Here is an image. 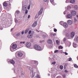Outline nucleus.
<instances>
[{
	"label": "nucleus",
	"mask_w": 78,
	"mask_h": 78,
	"mask_svg": "<svg viewBox=\"0 0 78 78\" xmlns=\"http://www.w3.org/2000/svg\"><path fill=\"white\" fill-rule=\"evenodd\" d=\"M34 49L37 50H38V51H41L42 50L41 47H40L39 45H37V44L34 45Z\"/></svg>",
	"instance_id": "f257e3e1"
},
{
	"label": "nucleus",
	"mask_w": 78,
	"mask_h": 78,
	"mask_svg": "<svg viewBox=\"0 0 78 78\" xmlns=\"http://www.w3.org/2000/svg\"><path fill=\"white\" fill-rule=\"evenodd\" d=\"M17 48V45L16 44L12 45V46L10 47V50L11 51H14V50Z\"/></svg>",
	"instance_id": "f03ea898"
},
{
	"label": "nucleus",
	"mask_w": 78,
	"mask_h": 78,
	"mask_svg": "<svg viewBox=\"0 0 78 78\" xmlns=\"http://www.w3.org/2000/svg\"><path fill=\"white\" fill-rule=\"evenodd\" d=\"M31 44L30 42H28L26 44V46L27 47H31Z\"/></svg>",
	"instance_id": "7ed1b4c3"
},
{
	"label": "nucleus",
	"mask_w": 78,
	"mask_h": 78,
	"mask_svg": "<svg viewBox=\"0 0 78 78\" xmlns=\"http://www.w3.org/2000/svg\"><path fill=\"white\" fill-rule=\"evenodd\" d=\"M71 14L73 16H75L76 14V12L75 11H73L71 12Z\"/></svg>",
	"instance_id": "20e7f679"
},
{
	"label": "nucleus",
	"mask_w": 78,
	"mask_h": 78,
	"mask_svg": "<svg viewBox=\"0 0 78 78\" xmlns=\"http://www.w3.org/2000/svg\"><path fill=\"white\" fill-rule=\"evenodd\" d=\"M27 7L26 5H24V6H23L22 8V10L23 11H25L27 9Z\"/></svg>",
	"instance_id": "39448f33"
},
{
	"label": "nucleus",
	"mask_w": 78,
	"mask_h": 78,
	"mask_svg": "<svg viewBox=\"0 0 78 78\" xmlns=\"http://www.w3.org/2000/svg\"><path fill=\"white\" fill-rule=\"evenodd\" d=\"M37 25V21H35L32 25V27L34 28Z\"/></svg>",
	"instance_id": "423d86ee"
},
{
	"label": "nucleus",
	"mask_w": 78,
	"mask_h": 78,
	"mask_svg": "<svg viewBox=\"0 0 78 78\" xmlns=\"http://www.w3.org/2000/svg\"><path fill=\"white\" fill-rule=\"evenodd\" d=\"M43 11V8H42L38 12V16L39 15H41V14H42V12Z\"/></svg>",
	"instance_id": "0eeeda50"
},
{
	"label": "nucleus",
	"mask_w": 78,
	"mask_h": 78,
	"mask_svg": "<svg viewBox=\"0 0 78 78\" xmlns=\"http://www.w3.org/2000/svg\"><path fill=\"white\" fill-rule=\"evenodd\" d=\"M63 26L64 28H67L68 27V25L67 23H63Z\"/></svg>",
	"instance_id": "6e6552de"
},
{
	"label": "nucleus",
	"mask_w": 78,
	"mask_h": 78,
	"mask_svg": "<svg viewBox=\"0 0 78 78\" xmlns=\"http://www.w3.org/2000/svg\"><path fill=\"white\" fill-rule=\"evenodd\" d=\"M73 23V22H72V21L71 20H68V23L69 25H72Z\"/></svg>",
	"instance_id": "1a4fd4ad"
},
{
	"label": "nucleus",
	"mask_w": 78,
	"mask_h": 78,
	"mask_svg": "<svg viewBox=\"0 0 78 78\" xmlns=\"http://www.w3.org/2000/svg\"><path fill=\"white\" fill-rule=\"evenodd\" d=\"M74 36H75V33L73 32H72L71 34V37H74Z\"/></svg>",
	"instance_id": "9d476101"
},
{
	"label": "nucleus",
	"mask_w": 78,
	"mask_h": 78,
	"mask_svg": "<svg viewBox=\"0 0 78 78\" xmlns=\"http://www.w3.org/2000/svg\"><path fill=\"white\" fill-rule=\"evenodd\" d=\"M67 17L68 19H72V15L69 14L68 15Z\"/></svg>",
	"instance_id": "9b49d317"
},
{
	"label": "nucleus",
	"mask_w": 78,
	"mask_h": 78,
	"mask_svg": "<svg viewBox=\"0 0 78 78\" xmlns=\"http://www.w3.org/2000/svg\"><path fill=\"white\" fill-rule=\"evenodd\" d=\"M10 62L12 64L14 65L15 64V61H14L13 60H12L10 61Z\"/></svg>",
	"instance_id": "f8f14e48"
},
{
	"label": "nucleus",
	"mask_w": 78,
	"mask_h": 78,
	"mask_svg": "<svg viewBox=\"0 0 78 78\" xmlns=\"http://www.w3.org/2000/svg\"><path fill=\"white\" fill-rule=\"evenodd\" d=\"M18 55L19 56H20V57H21V56H22V55H23V54H22V52H19L18 53Z\"/></svg>",
	"instance_id": "ddd939ff"
},
{
	"label": "nucleus",
	"mask_w": 78,
	"mask_h": 78,
	"mask_svg": "<svg viewBox=\"0 0 78 78\" xmlns=\"http://www.w3.org/2000/svg\"><path fill=\"white\" fill-rule=\"evenodd\" d=\"M75 0H70V3H72L73 4L75 3Z\"/></svg>",
	"instance_id": "4468645a"
},
{
	"label": "nucleus",
	"mask_w": 78,
	"mask_h": 78,
	"mask_svg": "<svg viewBox=\"0 0 78 78\" xmlns=\"http://www.w3.org/2000/svg\"><path fill=\"white\" fill-rule=\"evenodd\" d=\"M47 42L48 44H51L52 43V40H49Z\"/></svg>",
	"instance_id": "2eb2a0df"
},
{
	"label": "nucleus",
	"mask_w": 78,
	"mask_h": 78,
	"mask_svg": "<svg viewBox=\"0 0 78 78\" xmlns=\"http://www.w3.org/2000/svg\"><path fill=\"white\" fill-rule=\"evenodd\" d=\"M3 5L4 6H5L6 7V6H8V4H7V3L6 2H4Z\"/></svg>",
	"instance_id": "dca6fc26"
},
{
	"label": "nucleus",
	"mask_w": 78,
	"mask_h": 78,
	"mask_svg": "<svg viewBox=\"0 0 78 78\" xmlns=\"http://www.w3.org/2000/svg\"><path fill=\"white\" fill-rule=\"evenodd\" d=\"M74 8L75 10H76V9H78V6L77 5H75L74 7Z\"/></svg>",
	"instance_id": "f3484780"
},
{
	"label": "nucleus",
	"mask_w": 78,
	"mask_h": 78,
	"mask_svg": "<svg viewBox=\"0 0 78 78\" xmlns=\"http://www.w3.org/2000/svg\"><path fill=\"white\" fill-rule=\"evenodd\" d=\"M73 47H74V48H76V44H75L74 43H73Z\"/></svg>",
	"instance_id": "a211bd4d"
},
{
	"label": "nucleus",
	"mask_w": 78,
	"mask_h": 78,
	"mask_svg": "<svg viewBox=\"0 0 78 78\" xmlns=\"http://www.w3.org/2000/svg\"><path fill=\"white\" fill-rule=\"evenodd\" d=\"M33 37V35H27V37L28 38H32V37Z\"/></svg>",
	"instance_id": "6ab92c4d"
},
{
	"label": "nucleus",
	"mask_w": 78,
	"mask_h": 78,
	"mask_svg": "<svg viewBox=\"0 0 78 78\" xmlns=\"http://www.w3.org/2000/svg\"><path fill=\"white\" fill-rule=\"evenodd\" d=\"M29 29H27L25 31V34H27L28 32V31H29Z\"/></svg>",
	"instance_id": "aec40b11"
},
{
	"label": "nucleus",
	"mask_w": 78,
	"mask_h": 78,
	"mask_svg": "<svg viewBox=\"0 0 78 78\" xmlns=\"http://www.w3.org/2000/svg\"><path fill=\"white\" fill-rule=\"evenodd\" d=\"M66 36L68 37H70V34L67 33L66 34Z\"/></svg>",
	"instance_id": "412c9836"
},
{
	"label": "nucleus",
	"mask_w": 78,
	"mask_h": 78,
	"mask_svg": "<svg viewBox=\"0 0 78 78\" xmlns=\"http://www.w3.org/2000/svg\"><path fill=\"white\" fill-rule=\"evenodd\" d=\"M74 67H76V68H78V66L76 64H75L74 65Z\"/></svg>",
	"instance_id": "4be33fe9"
},
{
	"label": "nucleus",
	"mask_w": 78,
	"mask_h": 78,
	"mask_svg": "<svg viewBox=\"0 0 78 78\" xmlns=\"http://www.w3.org/2000/svg\"><path fill=\"white\" fill-rule=\"evenodd\" d=\"M25 14H27V13H28V10L27 9L25 10Z\"/></svg>",
	"instance_id": "5701e85b"
},
{
	"label": "nucleus",
	"mask_w": 78,
	"mask_h": 78,
	"mask_svg": "<svg viewBox=\"0 0 78 78\" xmlns=\"http://www.w3.org/2000/svg\"><path fill=\"white\" fill-rule=\"evenodd\" d=\"M20 35V33H18L16 35V37H18Z\"/></svg>",
	"instance_id": "b1692460"
},
{
	"label": "nucleus",
	"mask_w": 78,
	"mask_h": 78,
	"mask_svg": "<svg viewBox=\"0 0 78 78\" xmlns=\"http://www.w3.org/2000/svg\"><path fill=\"white\" fill-rule=\"evenodd\" d=\"M60 69H63V66H60Z\"/></svg>",
	"instance_id": "393cba45"
},
{
	"label": "nucleus",
	"mask_w": 78,
	"mask_h": 78,
	"mask_svg": "<svg viewBox=\"0 0 78 78\" xmlns=\"http://www.w3.org/2000/svg\"><path fill=\"white\" fill-rule=\"evenodd\" d=\"M77 21V20H76V18H74V22H75V23H76V22Z\"/></svg>",
	"instance_id": "a878e982"
},
{
	"label": "nucleus",
	"mask_w": 78,
	"mask_h": 78,
	"mask_svg": "<svg viewBox=\"0 0 78 78\" xmlns=\"http://www.w3.org/2000/svg\"><path fill=\"white\" fill-rule=\"evenodd\" d=\"M56 44H59V41H58V40H56Z\"/></svg>",
	"instance_id": "bb28decb"
},
{
	"label": "nucleus",
	"mask_w": 78,
	"mask_h": 78,
	"mask_svg": "<svg viewBox=\"0 0 78 78\" xmlns=\"http://www.w3.org/2000/svg\"><path fill=\"white\" fill-rule=\"evenodd\" d=\"M71 8V7L70 6H68V9L69 10Z\"/></svg>",
	"instance_id": "cd10ccee"
},
{
	"label": "nucleus",
	"mask_w": 78,
	"mask_h": 78,
	"mask_svg": "<svg viewBox=\"0 0 78 78\" xmlns=\"http://www.w3.org/2000/svg\"><path fill=\"white\" fill-rule=\"evenodd\" d=\"M58 51H59L58 50H55L54 51L55 53H58Z\"/></svg>",
	"instance_id": "c85d7f7f"
},
{
	"label": "nucleus",
	"mask_w": 78,
	"mask_h": 78,
	"mask_svg": "<svg viewBox=\"0 0 78 78\" xmlns=\"http://www.w3.org/2000/svg\"><path fill=\"white\" fill-rule=\"evenodd\" d=\"M37 78H41L40 77V76H39V75H37Z\"/></svg>",
	"instance_id": "c756f323"
},
{
	"label": "nucleus",
	"mask_w": 78,
	"mask_h": 78,
	"mask_svg": "<svg viewBox=\"0 0 78 78\" xmlns=\"http://www.w3.org/2000/svg\"><path fill=\"white\" fill-rule=\"evenodd\" d=\"M25 42L24 41V42H20V44H25Z\"/></svg>",
	"instance_id": "7c9ffc66"
},
{
	"label": "nucleus",
	"mask_w": 78,
	"mask_h": 78,
	"mask_svg": "<svg viewBox=\"0 0 78 78\" xmlns=\"http://www.w3.org/2000/svg\"><path fill=\"white\" fill-rule=\"evenodd\" d=\"M55 64H56V62H53V63H52L51 64V65H53V64L55 65Z\"/></svg>",
	"instance_id": "2f4dec72"
},
{
	"label": "nucleus",
	"mask_w": 78,
	"mask_h": 78,
	"mask_svg": "<svg viewBox=\"0 0 78 78\" xmlns=\"http://www.w3.org/2000/svg\"><path fill=\"white\" fill-rule=\"evenodd\" d=\"M20 13V12L19 11H17L16 12V13H17V14H19Z\"/></svg>",
	"instance_id": "473e14b6"
},
{
	"label": "nucleus",
	"mask_w": 78,
	"mask_h": 78,
	"mask_svg": "<svg viewBox=\"0 0 78 78\" xmlns=\"http://www.w3.org/2000/svg\"><path fill=\"white\" fill-rule=\"evenodd\" d=\"M15 22L16 23H17V22H18V20L17 19H15Z\"/></svg>",
	"instance_id": "72a5a7b5"
},
{
	"label": "nucleus",
	"mask_w": 78,
	"mask_h": 78,
	"mask_svg": "<svg viewBox=\"0 0 78 78\" xmlns=\"http://www.w3.org/2000/svg\"><path fill=\"white\" fill-rule=\"evenodd\" d=\"M76 41H77V42H78V37H76Z\"/></svg>",
	"instance_id": "f704fd0d"
},
{
	"label": "nucleus",
	"mask_w": 78,
	"mask_h": 78,
	"mask_svg": "<svg viewBox=\"0 0 78 78\" xmlns=\"http://www.w3.org/2000/svg\"><path fill=\"white\" fill-rule=\"evenodd\" d=\"M63 41H66V38L64 37L63 40Z\"/></svg>",
	"instance_id": "c9c22d12"
},
{
	"label": "nucleus",
	"mask_w": 78,
	"mask_h": 78,
	"mask_svg": "<svg viewBox=\"0 0 78 78\" xmlns=\"http://www.w3.org/2000/svg\"><path fill=\"white\" fill-rule=\"evenodd\" d=\"M30 9V5H29L28 6V9Z\"/></svg>",
	"instance_id": "e433bc0d"
},
{
	"label": "nucleus",
	"mask_w": 78,
	"mask_h": 78,
	"mask_svg": "<svg viewBox=\"0 0 78 78\" xmlns=\"http://www.w3.org/2000/svg\"><path fill=\"white\" fill-rule=\"evenodd\" d=\"M66 76L65 75V74H64L63 75V78H66Z\"/></svg>",
	"instance_id": "4c0bfd02"
},
{
	"label": "nucleus",
	"mask_w": 78,
	"mask_h": 78,
	"mask_svg": "<svg viewBox=\"0 0 78 78\" xmlns=\"http://www.w3.org/2000/svg\"><path fill=\"white\" fill-rule=\"evenodd\" d=\"M54 30L55 32H56V31H57V30L56 29H55Z\"/></svg>",
	"instance_id": "58836bf2"
},
{
	"label": "nucleus",
	"mask_w": 78,
	"mask_h": 78,
	"mask_svg": "<svg viewBox=\"0 0 78 78\" xmlns=\"http://www.w3.org/2000/svg\"><path fill=\"white\" fill-rule=\"evenodd\" d=\"M72 60V58H69V61H71Z\"/></svg>",
	"instance_id": "ea45409f"
},
{
	"label": "nucleus",
	"mask_w": 78,
	"mask_h": 78,
	"mask_svg": "<svg viewBox=\"0 0 78 78\" xmlns=\"http://www.w3.org/2000/svg\"><path fill=\"white\" fill-rule=\"evenodd\" d=\"M65 54L66 55H68V53L66 52H65Z\"/></svg>",
	"instance_id": "a19ab883"
},
{
	"label": "nucleus",
	"mask_w": 78,
	"mask_h": 78,
	"mask_svg": "<svg viewBox=\"0 0 78 78\" xmlns=\"http://www.w3.org/2000/svg\"><path fill=\"white\" fill-rule=\"evenodd\" d=\"M67 12V11H65V12H64V14H66V13Z\"/></svg>",
	"instance_id": "79ce46f5"
},
{
	"label": "nucleus",
	"mask_w": 78,
	"mask_h": 78,
	"mask_svg": "<svg viewBox=\"0 0 78 78\" xmlns=\"http://www.w3.org/2000/svg\"><path fill=\"white\" fill-rule=\"evenodd\" d=\"M21 34H24V31H22L21 32Z\"/></svg>",
	"instance_id": "37998d69"
},
{
	"label": "nucleus",
	"mask_w": 78,
	"mask_h": 78,
	"mask_svg": "<svg viewBox=\"0 0 78 78\" xmlns=\"http://www.w3.org/2000/svg\"><path fill=\"white\" fill-rule=\"evenodd\" d=\"M44 2H48V0H44Z\"/></svg>",
	"instance_id": "c03bdc74"
},
{
	"label": "nucleus",
	"mask_w": 78,
	"mask_h": 78,
	"mask_svg": "<svg viewBox=\"0 0 78 78\" xmlns=\"http://www.w3.org/2000/svg\"><path fill=\"white\" fill-rule=\"evenodd\" d=\"M31 33V31L30 30L29 32V34H30Z\"/></svg>",
	"instance_id": "a18cd8bd"
},
{
	"label": "nucleus",
	"mask_w": 78,
	"mask_h": 78,
	"mask_svg": "<svg viewBox=\"0 0 78 78\" xmlns=\"http://www.w3.org/2000/svg\"><path fill=\"white\" fill-rule=\"evenodd\" d=\"M29 18H30V15H29L28 16V18L29 19Z\"/></svg>",
	"instance_id": "49530a36"
},
{
	"label": "nucleus",
	"mask_w": 78,
	"mask_h": 78,
	"mask_svg": "<svg viewBox=\"0 0 78 78\" xmlns=\"http://www.w3.org/2000/svg\"><path fill=\"white\" fill-rule=\"evenodd\" d=\"M53 0H50L51 2L52 3V2H53Z\"/></svg>",
	"instance_id": "de8ad7c7"
},
{
	"label": "nucleus",
	"mask_w": 78,
	"mask_h": 78,
	"mask_svg": "<svg viewBox=\"0 0 78 78\" xmlns=\"http://www.w3.org/2000/svg\"><path fill=\"white\" fill-rule=\"evenodd\" d=\"M12 30H13V28H12L11 29V32H12Z\"/></svg>",
	"instance_id": "09e8293b"
},
{
	"label": "nucleus",
	"mask_w": 78,
	"mask_h": 78,
	"mask_svg": "<svg viewBox=\"0 0 78 78\" xmlns=\"http://www.w3.org/2000/svg\"><path fill=\"white\" fill-rule=\"evenodd\" d=\"M65 72H66V73H67V71L66 70H65Z\"/></svg>",
	"instance_id": "8fccbe9b"
},
{
	"label": "nucleus",
	"mask_w": 78,
	"mask_h": 78,
	"mask_svg": "<svg viewBox=\"0 0 78 78\" xmlns=\"http://www.w3.org/2000/svg\"><path fill=\"white\" fill-rule=\"evenodd\" d=\"M66 3H68V0H67L66 1Z\"/></svg>",
	"instance_id": "3c124183"
},
{
	"label": "nucleus",
	"mask_w": 78,
	"mask_h": 78,
	"mask_svg": "<svg viewBox=\"0 0 78 78\" xmlns=\"http://www.w3.org/2000/svg\"><path fill=\"white\" fill-rule=\"evenodd\" d=\"M44 42V40H43L42 41H41V42Z\"/></svg>",
	"instance_id": "603ef678"
},
{
	"label": "nucleus",
	"mask_w": 78,
	"mask_h": 78,
	"mask_svg": "<svg viewBox=\"0 0 78 78\" xmlns=\"http://www.w3.org/2000/svg\"><path fill=\"white\" fill-rule=\"evenodd\" d=\"M61 48V46H59V48Z\"/></svg>",
	"instance_id": "864d4df0"
},
{
	"label": "nucleus",
	"mask_w": 78,
	"mask_h": 78,
	"mask_svg": "<svg viewBox=\"0 0 78 78\" xmlns=\"http://www.w3.org/2000/svg\"><path fill=\"white\" fill-rule=\"evenodd\" d=\"M9 2H12V0H9Z\"/></svg>",
	"instance_id": "5fc2aeb1"
},
{
	"label": "nucleus",
	"mask_w": 78,
	"mask_h": 78,
	"mask_svg": "<svg viewBox=\"0 0 78 78\" xmlns=\"http://www.w3.org/2000/svg\"><path fill=\"white\" fill-rule=\"evenodd\" d=\"M62 47L61 46V49H62Z\"/></svg>",
	"instance_id": "6e6d98bb"
},
{
	"label": "nucleus",
	"mask_w": 78,
	"mask_h": 78,
	"mask_svg": "<svg viewBox=\"0 0 78 78\" xmlns=\"http://www.w3.org/2000/svg\"><path fill=\"white\" fill-rule=\"evenodd\" d=\"M76 17H78V15H76Z\"/></svg>",
	"instance_id": "4d7b16f0"
},
{
	"label": "nucleus",
	"mask_w": 78,
	"mask_h": 78,
	"mask_svg": "<svg viewBox=\"0 0 78 78\" xmlns=\"http://www.w3.org/2000/svg\"><path fill=\"white\" fill-rule=\"evenodd\" d=\"M60 23H61V22H60Z\"/></svg>",
	"instance_id": "13d9d810"
},
{
	"label": "nucleus",
	"mask_w": 78,
	"mask_h": 78,
	"mask_svg": "<svg viewBox=\"0 0 78 78\" xmlns=\"http://www.w3.org/2000/svg\"><path fill=\"white\" fill-rule=\"evenodd\" d=\"M1 9V7H0V9Z\"/></svg>",
	"instance_id": "bf43d9fd"
},
{
	"label": "nucleus",
	"mask_w": 78,
	"mask_h": 78,
	"mask_svg": "<svg viewBox=\"0 0 78 78\" xmlns=\"http://www.w3.org/2000/svg\"><path fill=\"white\" fill-rule=\"evenodd\" d=\"M36 31H37V30H36Z\"/></svg>",
	"instance_id": "052dcab7"
},
{
	"label": "nucleus",
	"mask_w": 78,
	"mask_h": 78,
	"mask_svg": "<svg viewBox=\"0 0 78 78\" xmlns=\"http://www.w3.org/2000/svg\"><path fill=\"white\" fill-rule=\"evenodd\" d=\"M53 36H55V35H53Z\"/></svg>",
	"instance_id": "680f3d73"
},
{
	"label": "nucleus",
	"mask_w": 78,
	"mask_h": 78,
	"mask_svg": "<svg viewBox=\"0 0 78 78\" xmlns=\"http://www.w3.org/2000/svg\"><path fill=\"white\" fill-rule=\"evenodd\" d=\"M61 24V25H62V24Z\"/></svg>",
	"instance_id": "e2e57ef3"
},
{
	"label": "nucleus",
	"mask_w": 78,
	"mask_h": 78,
	"mask_svg": "<svg viewBox=\"0 0 78 78\" xmlns=\"http://www.w3.org/2000/svg\"><path fill=\"white\" fill-rule=\"evenodd\" d=\"M38 32H39V31H38Z\"/></svg>",
	"instance_id": "0e129e2a"
}]
</instances>
